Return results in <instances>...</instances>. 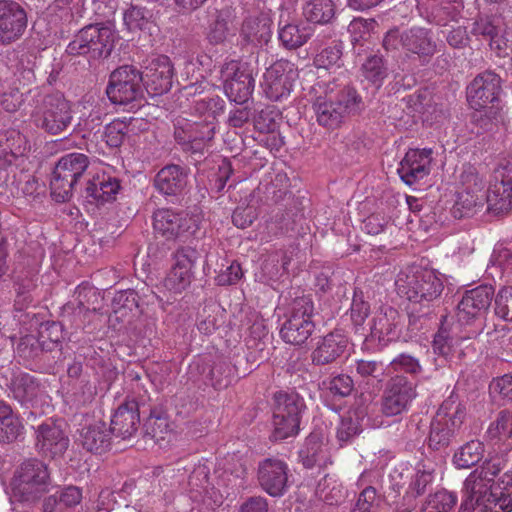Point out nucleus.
Instances as JSON below:
<instances>
[{
    "instance_id": "1",
    "label": "nucleus",
    "mask_w": 512,
    "mask_h": 512,
    "mask_svg": "<svg viewBox=\"0 0 512 512\" xmlns=\"http://www.w3.org/2000/svg\"><path fill=\"white\" fill-rule=\"evenodd\" d=\"M462 191L457 195L453 207L455 217L462 218L473 214L485 203L490 209L504 211L512 205V164L498 166L492 175L488 191H484V180L477 168L464 164L460 173Z\"/></svg>"
},
{
    "instance_id": "2",
    "label": "nucleus",
    "mask_w": 512,
    "mask_h": 512,
    "mask_svg": "<svg viewBox=\"0 0 512 512\" xmlns=\"http://www.w3.org/2000/svg\"><path fill=\"white\" fill-rule=\"evenodd\" d=\"M209 468L197 465L188 478V493L174 498L172 507L161 511L152 508L150 512H213L222 503L223 496L213 487L209 488Z\"/></svg>"
},
{
    "instance_id": "3",
    "label": "nucleus",
    "mask_w": 512,
    "mask_h": 512,
    "mask_svg": "<svg viewBox=\"0 0 512 512\" xmlns=\"http://www.w3.org/2000/svg\"><path fill=\"white\" fill-rule=\"evenodd\" d=\"M47 466L39 460L23 462L10 483L11 498L20 502H35L51 488Z\"/></svg>"
},
{
    "instance_id": "4",
    "label": "nucleus",
    "mask_w": 512,
    "mask_h": 512,
    "mask_svg": "<svg viewBox=\"0 0 512 512\" xmlns=\"http://www.w3.org/2000/svg\"><path fill=\"white\" fill-rule=\"evenodd\" d=\"M493 297L494 288L489 285H480L465 291L456 307L458 324L471 328L465 338L475 337L482 332Z\"/></svg>"
},
{
    "instance_id": "5",
    "label": "nucleus",
    "mask_w": 512,
    "mask_h": 512,
    "mask_svg": "<svg viewBox=\"0 0 512 512\" xmlns=\"http://www.w3.org/2000/svg\"><path fill=\"white\" fill-rule=\"evenodd\" d=\"M117 32L108 23L90 24L83 27L69 43L67 52L87 55L91 59L107 58L115 45Z\"/></svg>"
},
{
    "instance_id": "6",
    "label": "nucleus",
    "mask_w": 512,
    "mask_h": 512,
    "mask_svg": "<svg viewBox=\"0 0 512 512\" xmlns=\"http://www.w3.org/2000/svg\"><path fill=\"white\" fill-rule=\"evenodd\" d=\"M72 118L71 104L60 93L45 96L30 114L32 124L51 135L65 131Z\"/></svg>"
},
{
    "instance_id": "7",
    "label": "nucleus",
    "mask_w": 512,
    "mask_h": 512,
    "mask_svg": "<svg viewBox=\"0 0 512 512\" xmlns=\"http://www.w3.org/2000/svg\"><path fill=\"white\" fill-rule=\"evenodd\" d=\"M337 87L339 85H327L326 101L322 103V126L329 129L339 127L345 117L358 114L364 107L362 97L354 88L345 86L333 95Z\"/></svg>"
},
{
    "instance_id": "8",
    "label": "nucleus",
    "mask_w": 512,
    "mask_h": 512,
    "mask_svg": "<svg viewBox=\"0 0 512 512\" xmlns=\"http://www.w3.org/2000/svg\"><path fill=\"white\" fill-rule=\"evenodd\" d=\"M465 417V408L452 397L443 401L431 421L428 445L434 450L446 448Z\"/></svg>"
},
{
    "instance_id": "9",
    "label": "nucleus",
    "mask_w": 512,
    "mask_h": 512,
    "mask_svg": "<svg viewBox=\"0 0 512 512\" xmlns=\"http://www.w3.org/2000/svg\"><path fill=\"white\" fill-rule=\"evenodd\" d=\"M88 168V157L82 153H70L61 157L50 183L53 198L58 202L66 201L72 194L74 185Z\"/></svg>"
},
{
    "instance_id": "10",
    "label": "nucleus",
    "mask_w": 512,
    "mask_h": 512,
    "mask_svg": "<svg viewBox=\"0 0 512 512\" xmlns=\"http://www.w3.org/2000/svg\"><path fill=\"white\" fill-rule=\"evenodd\" d=\"M396 284L399 292L409 301L424 303L437 299L443 290V283L433 270L416 269L410 274L399 276Z\"/></svg>"
},
{
    "instance_id": "11",
    "label": "nucleus",
    "mask_w": 512,
    "mask_h": 512,
    "mask_svg": "<svg viewBox=\"0 0 512 512\" xmlns=\"http://www.w3.org/2000/svg\"><path fill=\"white\" fill-rule=\"evenodd\" d=\"M275 409L273 415V438L283 440L298 434L302 399L295 393H278L275 396Z\"/></svg>"
},
{
    "instance_id": "12",
    "label": "nucleus",
    "mask_w": 512,
    "mask_h": 512,
    "mask_svg": "<svg viewBox=\"0 0 512 512\" xmlns=\"http://www.w3.org/2000/svg\"><path fill=\"white\" fill-rule=\"evenodd\" d=\"M296 77L297 72L294 65L281 59L266 69L261 81V88L269 100L281 101L290 95Z\"/></svg>"
},
{
    "instance_id": "13",
    "label": "nucleus",
    "mask_w": 512,
    "mask_h": 512,
    "mask_svg": "<svg viewBox=\"0 0 512 512\" xmlns=\"http://www.w3.org/2000/svg\"><path fill=\"white\" fill-rule=\"evenodd\" d=\"M142 77L140 72L132 66H122L110 75L106 93L114 104H127L135 101L142 95Z\"/></svg>"
},
{
    "instance_id": "14",
    "label": "nucleus",
    "mask_w": 512,
    "mask_h": 512,
    "mask_svg": "<svg viewBox=\"0 0 512 512\" xmlns=\"http://www.w3.org/2000/svg\"><path fill=\"white\" fill-rule=\"evenodd\" d=\"M226 95L238 104L245 103L252 95L255 80L250 71L235 60L225 63L219 70Z\"/></svg>"
},
{
    "instance_id": "15",
    "label": "nucleus",
    "mask_w": 512,
    "mask_h": 512,
    "mask_svg": "<svg viewBox=\"0 0 512 512\" xmlns=\"http://www.w3.org/2000/svg\"><path fill=\"white\" fill-rule=\"evenodd\" d=\"M416 397V383L402 375L392 377L386 384L382 412L386 416L400 415L408 411Z\"/></svg>"
},
{
    "instance_id": "16",
    "label": "nucleus",
    "mask_w": 512,
    "mask_h": 512,
    "mask_svg": "<svg viewBox=\"0 0 512 512\" xmlns=\"http://www.w3.org/2000/svg\"><path fill=\"white\" fill-rule=\"evenodd\" d=\"M491 477L472 471L464 481L463 498L458 512H473L476 506L488 508L494 501Z\"/></svg>"
},
{
    "instance_id": "17",
    "label": "nucleus",
    "mask_w": 512,
    "mask_h": 512,
    "mask_svg": "<svg viewBox=\"0 0 512 512\" xmlns=\"http://www.w3.org/2000/svg\"><path fill=\"white\" fill-rule=\"evenodd\" d=\"M198 259V252L191 247L178 249L174 254V263L163 281V286L170 292L181 293L191 283L193 268Z\"/></svg>"
},
{
    "instance_id": "18",
    "label": "nucleus",
    "mask_w": 512,
    "mask_h": 512,
    "mask_svg": "<svg viewBox=\"0 0 512 512\" xmlns=\"http://www.w3.org/2000/svg\"><path fill=\"white\" fill-rule=\"evenodd\" d=\"M296 306L293 314L281 328L280 334L285 342L299 345L309 338L315 325L311 321V302L301 300L296 303Z\"/></svg>"
},
{
    "instance_id": "19",
    "label": "nucleus",
    "mask_w": 512,
    "mask_h": 512,
    "mask_svg": "<svg viewBox=\"0 0 512 512\" xmlns=\"http://www.w3.org/2000/svg\"><path fill=\"white\" fill-rule=\"evenodd\" d=\"M501 79L492 71H485L474 78L467 88V100L475 110L487 108L498 100Z\"/></svg>"
},
{
    "instance_id": "20",
    "label": "nucleus",
    "mask_w": 512,
    "mask_h": 512,
    "mask_svg": "<svg viewBox=\"0 0 512 512\" xmlns=\"http://www.w3.org/2000/svg\"><path fill=\"white\" fill-rule=\"evenodd\" d=\"M140 74L142 83L151 96L165 94L172 87L173 65L167 56L153 58Z\"/></svg>"
},
{
    "instance_id": "21",
    "label": "nucleus",
    "mask_w": 512,
    "mask_h": 512,
    "mask_svg": "<svg viewBox=\"0 0 512 512\" xmlns=\"http://www.w3.org/2000/svg\"><path fill=\"white\" fill-rule=\"evenodd\" d=\"M27 26L24 8L13 0H0V43L9 44L21 37Z\"/></svg>"
},
{
    "instance_id": "22",
    "label": "nucleus",
    "mask_w": 512,
    "mask_h": 512,
    "mask_svg": "<svg viewBox=\"0 0 512 512\" xmlns=\"http://www.w3.org/2000/svg\"><path fill=\"white\" fill-rule=\"evenodd\" d=\"M432 162V149H410L401 160L397 172L401 180L412 186L429 175Z\"/></svg>"
},
{
    "instance_id": "23",
    "label": "nucleus",
    "mask_w": 512,
    "mask_h": 512,
    "mask_svg": "<svg viewBox=\"0 0 512 512\" xmlns=\"http://www.w3.org/2000/svg\"><path fill=\"white\" fill-rule=\"evenodd\" d=\"M154 230L166 239H175L186 232L194 233L196 221L187 214H179L170 209H160L154 213Z\"/></svg>"
},
{
    "instance_id": "24",
    "label": "nucleus",
    "mask_w": 512,
    "mask_h": 512,
    "mask_svg": "<svg viewBox=\"0 0 512 512\" xmlns=\"http://www.w3.org/2000/svg\"><path fill=\"white\" fill-rule=\"evenodd\" d=\"M399 323L400 315L396 309L389 306L380 308L371 319L370 340L387 345L399 337Z\"/></svg>"
},
{
    "instance_id": "25",
    "label": "nucleus",
    "mask_w": 512,
    "mask_h": 512,
    "mask_svg": "<svg viewBox=\"0 0 512 512\" xmlns=\"http://www.w3.org/2000/svg\"><path fill=\"white\" fill-rule=\"evenodd\" d=\"M258 479L269 495L281 496L287 489L288 466L281 460L266 459L259 465Z\"/></svg>"
},
{
    "instance_id": "26",
    "label": "nucleus",
    "mask_w": 512,
    "mask_h": 512,
    "mask_svg": "<svg viewBox=\"0 0 512 512\" xmlns=\"http://www.w3.org/2000/svg\"><path fill=\"white\" fill-rule=\"evenodd\" d=\"M68 443L61 427L53 421H46L36 430V448L45 457L55 458L62 455Z\"/></svg>"
},
{
    "instance_id": "27",
    "label": "nucleus",
    "mask_w": 512,
    "mask_h": 512,
    "mask_svg": "<svg viewBox=\"0 0 512 512\" xmlns=\"http://www.w3.org/2000/svg\"><path fill=\"white\" fill-rule=\"evenodd\" d=\"M93 175L88 180L86 196L97 204H104L116 199L120 190L118 179L108 173L104 167L93 169Z\"/></svg>"
},
{
    "instance_id": "28",
    "label": "nucleus",
    "mask_w": 512,
    "mask_h": 512,
    "mask_svg": "<svg viewBox=\"0 0 512 512\" xmlns=\"http://www.w3.org/2000/svg\"><path fill=\"white\" fill-rule=\"evenodd\" d=\"M139 424L138 407L135 402H128L118 407L111 418L110 433L122 439L133 436Z\"/></svg>"
},
{
    "instance_id": "29",
    "label": "nucleus",
    "mask_w": 512,
    "mask_h": 512,
    "mask_svg": "<svg viewBox=\"0 0 512 512\" xmlns=\"http://www.w3.org/2000/svg\"><path fill=\"white\" fill-rule=\"evenodd\" d=\"M110 431L102 421L85 423L79 430L78 441L88 451L102 453L110 446Z\"/></svg>"
},
{
    "instance_id": "30",
    "label": "nucleus",
    "mask_w": 512,
    "mask_h": 512,
    "mask_svg": "<svg viewBox=\"0 0 512 512\" xmlns=\"http://www.w3.org/2000/svg\"><path fill=\"white\" fill-rule=\"evenodd\" d=\"M188 183L186 170L178 165H167L156 175L155 186L165 195L181 193Z\"/></svg>"
},
{
    "instance_id": "31",
    "label": "nucleus",
    "mask_w": 512,
    "mask_h": 512,
    "mask_svg": "<svg viewBox=\"0 0 512 512\" xmlns=\"http://www.w3.org/2000/svg\"><path fill=\"white\" fill-rule=\"evenodd\" d=\"M404 50L419 56H431L436 51V44L429 31L414 27L403 32Z\"/></svg>"
},
{
    "instance_id": "32",
    "label": "nucleus",
    "mask_w": 512,
    "mask_h": 512,
    "mask_svg": "<svg viewBox=\"0 0 512 512\" xmlns=\"http://www.w3.org/2000/svg\"><path fill=\"white\" fill-rule=\"evenodd\" d=\"M81 500V490L76 486H68L45 499L43 512H71Z\"/></svg>"
},
{
    "instance_id": "33",
    "label": "nucleus",
    "mask_w": 512,
    "mask_h": 512,
    "mask_svg": "<svg viewBox=\"0 0 512 512\" xmlns=\"http://www.w3.org/2000/svg\"><path fill=\"white\" fill-rule=\"evenodd\" d=\"M410 480L406 490V497L416 499L426 492L427 487L434 480V468L431 463L419 462L410 473Z\"/></svg>"
},
{
    "instance_id": "34",
    "label": "nucleus",
    "mask_w": 512,
    "mask_h": 512,
    "mask_svg": "<svg viewBox=\"0 0 512 512\" xmlns=\"http://www.w3.org/2000/svg\"><path fill=\"white\" fill-rule=\"evenodd\" d=\"M485 446L480 440H470L460 446L453 455V464L458 469H468L478 464L484 457Z\"/></svg>"
},
{
    "instance_id": "35",
    "label": "nucleus",
    "mask_w": 512,
    "mask_h": 512,
    "mask_svg": "<svg viewBox=\"0 0 512 512\" xmlns=\"http://www.w3.org/2000/svg\"><path fill=\"white\" fill-rule=\"evenodd\" d=\"M242 33L255 45L267 43L271 37V20L264 15L250 17L243 23Z\"/></svg>"
},
{
    "instance_id": "36",
    "label": "nucleus",
    "mask_w": 512,
    "mask_h": 512,
    "mask_svg": "<svg viewBox=\"0 0 512 512\" xmlns=\"http://www.w3.org/2000/svg\"><path fill=\"white\" fill-rule=\"evenodd\" d=\"M23 426L12 408L0 401V442L9 443L18 438Z\"/></svg>"
},
{
    "instance_id": "37",
    "label": "nucleus",
    "mask_w": 512,
    "mask_h": 512,
    "mask_svg": "<svg viewBox=\"0 0 512 512\" xmlns=\"http://www.w3.org/2000/svg\"><path fill=\"white\" fill-rule=\"evenodd\" d=\"M314 28L310 25L286 24L279 28L278 38L288 49L302 46L310 38Z\"/></svg>"
},
{
    "instance_id": "38",
    "label": "nucleus",
    "mask_w": 512,
    "mask_h": 512,
    "mask_svg": "<svg viewBox=\"0 0 512 512\" xmlns=\"http://www.w3.org/2000/svg\"><path fill=\"white\" fill-rule=\"evenodd\" d=\"M510 427L506 412H501L497 419L489 425L487 437L494 441L495 445L502 443L504 449L508 450L512 447Z\"/></svg>"
},
{
    "instance_id": "39",
    "label": "nucleus",
    "mask_w": 512,
    "mask_h": 512,
    "mask_svg": "<svg viewBox=\"0 0 512 512\" xmlns=\"http://www.w3.org/2000/svg\"><path fill=\"white\" fill-rule=\"evenodd\" d=\"M348 340L340 332L328 334L322 339V363L331 362L339 357L347 347Z\"/></svg>"
},
{
    "instance_id": "40",
    "label": "nucleus",
    "mask_w": 512,
    "mask_h": 512,
    "mask_svg": "<svg viewBox=\"0 0 512 512\" xmlns=\"http://www.w3.org/2000/svg\"><path fill=\"white\" fill-rule=\"evenodd\" d=\"M456 502V494L447 490H439L429 496L422 508V512H450Z\"/></svg>"
},
{
    "instance_id": "41",
    "label": "nucleus",
    "mask_w": 512,
    "mask_h": 512,
    "mask_svg": "<svg viewBox=\"0 0 512 512\" xmlns=\"http://www.w3.org/2000/svg\"><path fill=\"white\" fill-rule=\"evenodd\" d=\"M320 433L312 432L299 450V459L306 468L314 467L319 460Z\"/></svg>"
},
{
    "instance_id": "42",
    "label": "nucleus",
    "mask_w": 512,
    "mask_h": 512,
    "mask_svg": "<svg viewBox=\"0 0 512 512\" xmlns=\"http://www.w3.org/2000/svg\"><path fill=\"white\" fill-rule=\"evenodd\" d=\"M493 298L495 315L506 322H512V286H502Z\"/></svg>"
},
{
    "instance_id": "43",
    "label": "nucleus",
    "mask_w": 512,
    "mask_h": 512,
    "mask_svg": "<svg viewBox=\"0 0 512 512\" xmlns=\"http://www.w3.org/2000/svg\"><path fill=\"white\" fill-rule=\"evenodd\" d=\"M362 71L365 79L379 88L385 77L387 76L386 68L384 67L383 60L379 56L369 57L362 66Z\"/></svg>"
},
{
    "instance_id": "44",
    "label": "nucleus",
    "mask_w": 512,
    "mask_h": 512,
    "mask_svg": "<svg viewBox=\"0 0 512 512\" xmlns=\"http://www.w3.org/2000/svg\"><path fill=\"white\" fill-rule=\"evenodd\" d=\"M456 343L457 341L446 330L441 329L434 337L433 351L445 361H449L457 350Z\"/></svg>"
},
{
    "instance_id": "45",
    "label": "nucleus",
    "mask_w": 512,
    "mask_h": 512,
    "mask_svg": "<svg viewBox=\"0 0 512 512\" xmlns=\"http://www.w3.org/2000/svg\"><path fill=\"white\" fill-rule=\"evenodd\" d=\"M151 18L150 12L142 7L133 6L124 13V23L130 31L145 29Z\"/></svg>"
},
{
    "instance_id": "46",
    "label": "nucleus",
    "mask_w": 512,
    "mask_h": 512,
    "mask_svg": "<svg viewBox=\"0 0 512 512\" xmlns=\"http://www.w3.org/2000/svg\"><path fill=\"white\" fill-rule=\"evenodd\" d=\"M147 430L153 438L165 439V435L171 431V425L164 413L152 411L147 420Z\"/></svg>"
},
{
    "instance_id": "47",
    "label": "nucleus",
    "mask_w": 512,
    "mask_h": 512,
    "mask_svg": "<svg viewBox=\"0 0 512 512\" xmlns=\"http://www.w3.org/2000/svg\"><path fill=\"white\" fill-rule=\"evenodd\" d=\"M325 492L324 501L328 505H338L345 498V492L337 479L329 475L325 476L322 493Z\"/></svg>"
},
{
    "instance_id": "48",
    "label": "nucleus",
    "mask_w": 512,
    "mask_h": 512,
    "mask_svg": "<svg viewBox=\"0 0 512 512\" xmlns=\"http://www.w3.org/2000/svg\"><path fill=\"white\" fill-rule=\"evenodd\" d=\"M379 498L373 487L365 488L359 495L355 508L351 512H377Z\"/></svg>"
},
{
    "instance_id": "49",
    "label": "nucleus",
    "mask_w": 512,
    "mask_h": 512,
    "mask_svg": "<svg viewBox=\"0 0 512 512\" xmlns=\"http://www.w3.org/2000/svg\"><path fill=\"white\" fill-rule=\"evenodd\" d=\"M394 372H405L409 374H418L421 372L419 361L411 355L400 354L394 358L389 365Z\"/></svg>"
},
{
    "instance_id": "50",
    "label": "nucleus",
    "mask_w": 512,
    "mask_h": 512,
    "mask_svg": "<svg viewBox=\"0 0 512 512\" xmlns=\"http://www.w3.org/2000/svg\"><path fill=\"white\" fill-rule=\"evenodd\" d=\"M126 126L122 121H113L105 127L103 139L109 147H118L125 137Z\"/></svg>"
},
{
    "instance_id": "51",
    "label": "nucleus",
    "mask_w": 512,
    "mask_h": 512,
    "mask_svg": "<svg viewBox=\"0 0 512 512\" xmlns=\"http://www.w3.org/2000/svg\"><path fill=\"white\" fill-rule=\"evenodd\" d=\"M490 47L499 57L509 56L512 52V31L495 34L490 40Z\"/></svg>"
},
{
    "instance_id": "52",
    "label": "nucleus",
    "mask_w": 512,
    "mask_h": 512,
    "mask_svg": "<svg viewBox=\"0 0 512 512\" xmlns=\"http://www.w3.org/2000/svg\"><path fill=\"white\" fill-rule=\"evenodd\" d=\"M490 393L502 399L512 400V375L506 374L494 379L490 386Z\"/></svg>"
},
{
    "instance_id": "53",
    "label": "nucleus",
    "mask_w": 512,
    "mask_h": 512,
    "mask_svg": "<svg viewBox=\"0 0 512 512\" xmlns=\"http://www.w3.org/2000/svg\"><path fill=\"white\" fill-rule=\"evenodd\" d=\"M242 275L243 273L240 265L233 261L226 267L225 270L218 273L215 281L218 285L221 286L232 285L237 283L241 279Z\"/></svg>"
},
{
    "instance_id": "54",
    "label": "nucleus",
    "mask_w": 512,
    "mask_h": 512,
    "mask_svg": "<svg viewBox=\"0 0 512 512\" xmlns=\"http://www.w3.org/2000/svg\"><path fill=\"white\" fill-rule=\"evenodd\" d=\"M352 388L353 380L350 376L344 374L333 377L328 386V389L332 394L339 395L341 397L349 395Z\"/></svg>"
},
{
    "instance_id": "55",
    "label": "nucleus",
    "mask_w": 512,
    "mask_h": 512,
    "mask_svg": "<svg viewBox=\"0 0 512 512\" xmlns=\"http://www.w3.org/2000/svg\"><path fill=\"white\" fill-rule=\"evenodd\" d=\"M23 93L18 88H14L9 92H4L0 96V105L7 112H15L22 105Z\"/></svg>"
},
{
    "instance_id": "56",
    "label": "nucleus",
    "mask_w": 512,
    "mask_h": 512,
    "mask_svg": "<svg viewBox=\"0 0 512 512\" xmlns=\"http://www.w3.org/2000/svg\"><path fill=\"white\" fill-rule=\"evenodd\" d=\"M256 218V212L253 207H237L232 214L233 224L244 229L252 224Z\"/></svg>"
},
{
    "instance_id": "57",
    "label": "nucleus",
    "mask_w": 512,
    "mask_h": 512,
    "mask_svg": "<svg viewBox=\"0 0 512 512\" xmlns=\"http://www.w3.org/2000/svg\"><path fill=\"white\" fill-rule=\"evenodd\" d=\"M342 54V46L339 40L333 39L331 46L322 51V68L336 65Z\"/></svg>"
},
{
    "instance_id": "58",
    "label": "nucleus",
    "mask_w": 512,
    "mask_h": 512,
    "mask_svg": "<svg viewBox=\"0 0 512 512\" xmlns=\"http://www.w3.org/2000/svg\"><path fill=\"white\" fill-rule=\"evenodd\" d=\"M351 320L355 326H362L369 312V305L362 299L354 297L351 304Z\"/></svg>"
},
{
    "instance_id": "59",
    "label": "nucleus",
    "mask_w": 512,
    "mask_h": 512,
    "mask_svg": "<svg viewBox=\"0 0 512 512\" xmlns=\"http://www.w3.org/2000/svg\"><path fill=\"white\" fill-rule=\"evenodd\" d=\"M505 460L502 457H490L485 460L480 468L475 469L481 471L485 476L491 477V481L494 483L495 477L504 468Z\"/></svg>"
},
{
    "instance_id": "60",
    "label": "nucleus",
    "mask_w": 512,
    "mask_h": 512,
    "mask_svg": "<svg viewBox=\"0 0 512 512\" xmlns=\"http://www.w3.org/2000/svg\"><path fill=\"white\" fill-rule=\"evenodd\" d=\"M54 8L62 11L61 16H81L83 10V0H55Z\"/></svg>"
},
{
    "instance_id": "61",
    "label": "nucleus",
    "mask_w": 512,
    "mask_h": 512,
    "mask_svg": "<svg viewBox=\"0 0 512 512\" xmlns=\"http://www.w3.org/2000/svg\"><path fill=\"white\" fill-rule=\"evenodd\" d=\"M359 433V425L352 418H342L337 428V437L340 441H347Z\"/></svg>"
},
{
    "instance_id": "62",
    "label": "nucleus",
    "mask_w": 512,
    "mask_h": 512,
    "mask_svg": "<svg viewBox=\"0 0 512 512\" xmlns=\"http://www.w3.org/2000/svg\"><path fill=\"white\" fill-rule=\"evenodd\" d=\"M388 221L379 214L367 217L363 222V230L370 235H378L383 232Z\"/></svg>"
},
{
    "instance_id": "63",
    "label": "nucleus",
    "mask_w": 512,
    "mask_h": 512,
    "mask_svg": "<svg viewBox=\"0 0 512 512\" xmlns=\"http://www.w3.org/2000/svg\"><path fill=\"white\" fill-rule=\"evenodd\" d=\"M227 32V22L225 19L218 17L210 27L208 39L211 43H221L225 40Z\"/></svg>"
},
{
    "instance_id": "64",
    "label": "nucleus",
    "mask_w": 512,
    "mask_h": 512,
    "mask_svg": "<svg viewBox=\"0 0 512 512\" xmlns=\"http://www.w3.org/2000/svg\"><path fill=\"white\" fill-rule=\"evenodd\" d=\"M383 46L387 51H397L400 48L404 50L403 33L398 29L388 31L383 39Z\"/></svg>"
}]
</instances>
